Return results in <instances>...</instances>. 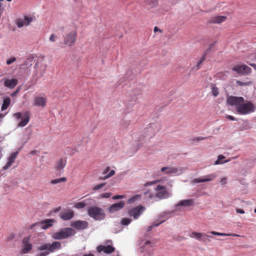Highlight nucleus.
I'll use <instances>...</instances> for the list:
<instances>
[{
    "instance_id": "1",
    "label": "nucleus",
    "mask_w": 256,
    "mask_h": 256,
    "mask_svg": "<svg viewBox=\"0 0 256 256\" xmlns=\"http://www.w3.org/2000/svg\"><path fill=\"white\" fill-rule=\"evenodd\" d=\"M256 110V105L250 102H242V104L236 108V112L242 115H246L254 112Z\"/></svg>"
},
{
    "instance_id": "2",
    "label": "nucleus",
    "mask_w": 256,
    "mask_h": 256,
    "mask_svg": "<svg viewBox=\"0 0 256 256\" xmlns=\"http://www.w3.org/2000/svg\"><path fill=\"white\" fill-rule=\"evenodd\" d=\"M74 234L75 231L72 228H64L54 233L52 235V238L54 240H58L64 239Z\"/></svg>"
},
{
    "instance_id": "3",
    "label": "nucleus",
    "mask_w": 256,
    "mask_h": 256,
    "mask_svg": "<svg viewBox=\"0 0 256 256\" xmlns=\"http://www.w3.org/2000/svg\"><path fill=\"white\" fill-rule=\"evenodd\" d=\"M89 216L96 220H101L104 218L105 214L103 209L98 206H94L88 209Z\"/></svg>"
},
{
    "instance_id": "4",
    "label": "nucleus",
    "mask_w": 256,
    "mask_h": 256,
    "mask_svg": "<svg viewBox=\"0 0 256 256\" xmlns=\"http://www.w3.org/2000/svg\"><path fill=\"white\" fill-rule=\"evenodd\" d=\"M194 203V200L192 199H188L180 201L176 206L175 209L174 210L172 211H168L162 212L158 216V219L161 218H162L166 214H171L174 213L175 211L180 210V206H190L192 205Z\"/></svg>"
},
{
    "instance_id": "5",
    "label": "nucleus",
    "mask_w": 256,
    "mask_h": 256,
    "mask_svg": "<svg viewBox=\"0 0 256 256\" xmlns=\"http://www.w3.org/2000/svg\"><path fill=\"white\" fill-rule=\"evenodd\" d=\"M155 190L156 192L155 196L160 200L167 198L172 195V192L168 190L165 186L160 185L157 186Z\"/></svg>"
},
{
    "instance_id": "6",
    "label": "nucleus",
    "mask_w": 256,
    "mask_h": 256,
    "mask_svg": "<svg viewBox=\"0 0 256 256\" xmlns=\"http://www.w3.org/2000/svg\"><path fill=\"white\" fill-rule=\"evenodd\" d=\"M35 17L30 14L24 15L23 17L18 18L16 21V24L18 28L29 26L34 21Z\"/></svg>"
},
{
    "instance_id": "7",
    "label": "nucleus",
    "mask_w": 256,
    "mask_h": 256,
    "mask_svg": "<svg viewBox=\"0 0 256 256\" xmlns=\"http://www.w3.org/2000/svg\"><path fill=\"white\" fill-rule=\"evenodd\" d=\"M186 170L185 168L181 167H163L161 168L160 170L166 174H174L179 175L182 174Z\"/></svg>"
},
{
    "instance_id": "8",
    "label": "nucleus",
    "mask_w": 256,
    "mask_h": 256,
    "mask_svg": "<svg viewBox=\"0 0 256 256\" xmlns=\"http://www.w3.org/2000/svg\"><path fill=\"white\" fill-rule=\"evenodd\" d=\"M77 33L75 30H72L66 35L64 38V44L68 46L74 44L76 41Z\"/></svg>"
},
{
    "instance_id": "9",
    "label": "nucleus",
    "mask_w": 256,
    "mask_h": 256,
    "mask_svg": "<svg viewBox=\"0 0 256 256\" xmlns=\"http://www.w3.org/2000/svg\"><path fill=\"white\" fill-rule=\"evenodd\" d=\"M55 222L54 219H46L41 222L35 223L32 224L30 226V228H33L35 226H38L40 228L43 230H46L52 226L54 222Z\"/></svg>"
},
{
    "instance_id": "10",
    "label": "nucleus",
    "mask_w": 256,
    "mask_h": 256,
    "mask_svg": "<svg viewBox=\"0 0 256 256\" xmlns=\"http://www.w3.org/2000/svg\"><path fill=\"white\" fill-rule=\"evenodd\" d=\"M146 208L144 206H138L130 210L128 212V214L130 216H132L134 219L136 220L144 212Z\"/></svg>"
},
{
    "instance_id": "11",
    "label": "nucleus",
    "mask_w": 256,
    "mask_h": 256,
    "mask_svg": "<svg viewBox=\"0 0 256 256\" xmlns=\"http://www.w3.org/2000/svg\"><path fill=\"white\" fill-rule=\"evenodd\" d=\"M216 177V174L212 173L206 176H204L200 178H195L192 180V182L194 184H197L200 182H212L214 180Z\"/></svg>"
},
{
    "instance_id": "12",
    "label": "nucleus",
    "mask_w": 256,
    "mask_h": 256,
    "mask_svg": "<svg viewBox=\"0 0 256 256\" xmlns=\"http://www.w3.org/2000/svg\"><path fill=\"white\" fill-rule=\"evenodd\" d=\"M227 103L230 106H235L238 108L242 102H244V98L243 97H238L230 96L226 98Z\"/></svg>"
},
{
    "instance_id": "13",
    "label": "nucleus",
    "mask_w": 256,
    "mask_h": 256,
    "mask_svg": "<svg viewBox=\"0 0 256 256\" xmlns=\"http://www.w3.org/2000/svg\"><path fill=\"white\" fill-rule=\"evenodd\" d=\"M232 70L240 74H248L251 72V68L246 65H240L232 68Z\"/></svg>"
},
{
    "instance_id": "14",
    "label": "nucleus",
    "mask_w": 256,
    "mask_h": 256,
    "mask_svg": "<svg viewBox=\"0 0 256 256\" xmlns=\"http://www.w3.org/2000/svg\"><path fill=\"white\" fill-rule=\"evenodd\" d=\"M2 81L3 82L4 86L10 89L14 88L18 83V80L16 78L8 79L7 78H4Z\"/></svg>"
},
{
    "instance_id": "15",
    "label": "nucleus",
    "mask_w": 256,
    "mask_h": 256,
    "mask_svg": "<svg viewBox=\"0 0 256 256\" xmlns=\"http://www.w3.org/2000/svg\"><path fill=\"white\" fill-rule=\"evenodd\" d=\"M18 153V151L10 154V156L8 158V162L2 168L3 170H6L12 166L17 157Z\"/></svg>"
},
{
    "instance_id": "16",
    "label": "nucleus",
    "mask_w": 256,
    "mask_h": 256,
    "mask_svg": "<svg viewBox=\"0 0 256 256\" xmlns=\"http://www.w3.org/2000/svg\"><path fill=\"white\" fill-rule=\"evenodd\" d=\"M46 98L37 96L34 99V105L38 107L44 108L46 106Z\"/></svg>"
},
{
    "instance_id": "17",
    "label": "nucleus",
    "mask_w": 256,
    "mask_h": 256,
    "mask_svg": "<svg viewBox=\"0 0 256 256\" xmlns=\"http://www.w3.org/2000/svg\"><path fill=\"white\" fill-rule=\"evenodd\" d=\"M125 205L124 201H120L119 202L112 204L108 208V211L111 213H114L122 209Z\"/></svg>"
},
{
    "instance_id": "18",
    "label": "nucleus",
    "mask_w": 256,
    "mask_h": 256,
    "mask_svg": "<svg viewBox=\"0 0 256 256\" xmlns=\"http://www.w3.org/2000/svg\"><path fill=\"white\" fill-rule=\"evenodd\" d=\"M96 249L98 252H103L106 254H111L114 250V247L110 244H108V246L100 245L97 247Z\"/></svg>"
},
{
    "instance_id": "19",
    "label": "nucleus",
    "mask_w": 256,
    "mask_h": 256,
    "mask_svg": "<svg viewBox=\"0 0 256 256\" xmlns=\"http://www.w3.org/2000/svg\"><path fill=\"white\" fill-rule=\"evenodd\" d=\"M189 236L192 238H194L195 239L202 242L203 238L207 237V238H212V236L206 234L204 233H200L197 232H192Z\"/></svg>"
},
{
    "instance_id": "20",
    "label": "nucleus",
    "mask_w": 256,
    "mask_h": 256,
    "mask_svg": "<svg viewBox=\"0 0 256 256\" xmlns=\"http://www.w3.org/2000/svg\"><path fill=\"white\" fill-rule=\"evenodd\" d=\"M71 226L78 230H84L87 228L88 222L85 221L78 220L73 222L71 224Z\"/></svg>"
},
{
    "instance_id": "21",
    "label": "nucleus",
    "mask_w": 256,
    "mask_h": 256,
    "mask_svg": "<svg viewBox=\"0 0 256 256\" xmlns=\"http://www.w3.org/2000/svg\"><path fill=\"white\" fill-rule=\"evenodd\" d=\"M74 212L68 210L60 214V217L64 220H70L74 217Z\"/></svg>"
},
{
    "instance_id": "22",
    "label": "nucleus",
    "mask_w": 256,
    "mask_h": 256,
    "mask_svg": "<svg viewBox=\"0 0 256 256\" xmlns=\"http://www.w3.org/2000/svg\"><path fill=\"white\" fill-rule=\"evenodd\" d=\"M28 241L29 238L28 237L24 238L22 240V242L24 244L22 252L24 254L28 252L30 250H31L32 248V245L28 243Z\"/></svg>"
},
{
    "instance_id": "23",
    "label": "nucleus",
    "mask_w": 256,
    "mask_h": 256,
    "mask_svg": "<svg viewBox=\"0 0 256 256\" xmlns=\"http://www.w3.org/2000/svg\"><path fill=\"white\" fill-rule=\"evenodd\" d=\"M30 120V115L28 112H25L22 118V120L19 122L18 125V127H23L26 125Z\"/></svg>"
},
{
    "instance_id": "24",
    "label": "nucleus",
    "mask_w": 256,
    "mask_h": 256,
    "mask_svg": "<svg viewBox=\"0 0 256 256\" xmlns=\"http://www.w3.org/2000/svg\"><path fill=\"white\" fill-rule=\"evenodd\" d=\"M49 252H54L56 250H59L61 248V244L58 242H54L51 244H48Z\"/></svg>"
},
{
    "instance_id": "25",
    "label": "nucleus",
    "mask_w": 256,
    "mask_h": 256,
    "mask_svg": "<svg viewBox=\"0 0 256 256\" xmlns=\"http://www.w3.org/2000/svg\"><path fill=\"white\" fill-rule=\"evenodd\" d=\"M226 20V16H218L212 17L211 18L210 22L214 24H220Z\"/></svg>"
},
{
    "instance_id": "26",
    "label": "nucleus",
    "mask_w": 256,
    "mask_h": 256,
    "mask_svg": "<svg viewBox=\"0 0 256 256\" xmlns=\"http://www.w3.org/2000/svg\"><path fill=\"white\" fill-rule=\"evenodd\" d=\"M66 160L65 158H62L60 160L56 163V168L57 171H60L66 166Z\"/></svg>"
},
{
    "instance_id": "27",
    "label": "nucleus",
    "mask_w": 256,
    "mask_h": 256,
    "mask_svg": "<svg viewBox=\"0 0 256 256\" xmlns=\"http://www.w3.org/2000/svg\"><path fill=\"white\" fill-rule=\"evenodd\" d=\"M213 44H211L210 46V47L208 48L206 52H204V55L202 56V58H200L199 62H198L197 66H196V70H198L200 68V65L202 64V63L206 59V55L208 52H209L210 51V49H211V48Z\"/></svg>"
},
{
    "instance_id": "28",
    "label": "nucleus",
    "mask_w": 256,
    "mask_h": 256,
    "mask_svg": "<svg viewBox=\"0 0 256 256\" xmlns=\"http://www.w3.org/2000/svg\"><path fill=\"white\" fill-rule=\"evenodd\" d=\"M210 234L218 236H240V235L236 234H225L218 232L215 231H212L210 232Z\"/></svg>"
},
{
    "instance_id": "29",
    "label": "nucleus",
    "mask_w": 256,
    "mask_h": 256,
    "mask_svg": "<svg viewBox=\"0 0 256 256\" xmlns=\"http://www.w3.org/2000/svg\"><path fill=\"white\" fill-rule=\"evenodd\" d=\"M110 170V168L109 167H108L106 168V169L104 170V174L105 176L103 177V179L104 180H106L109 178H110V176H112L114 174H115V172L114 170H111L110 171V172L108 174L107 173L108 172V171Z\"/></svg>"
},
{
    "instance_id": "30",
    "label": "nucleus",
    "mask_w": 256,
    "mask_h": 256,
    "mask_svg": "<svg viewBox=\"0 0 256 256\" xmlns=\"http://www.w3.org/2000/svg\"><path fill=\"white\" fill-rule=\"evenodd\" d=\"M10 98H6L5 99H4L3 101V104L1 108L2 110H6L10 105Z\"/></svg>"
},
{
    "instance_id": "31",
    "label": "nucleus",
    "mask_w": 256,
    "mask_h": 256,
    "mask_svg": "<svg viewBox=\"0 0 256 256\" xmlns=\"http://www.w3.org/2000/svg\"><path fill=\"white\" fill-rule=\"evenodd\" d=\"M140 197H141V196L140 194H136L134 196L130 198L128 200V202L129 204H132L133 202H136V201L138 200H139L140 198Z\"/></svg>"
},
{
    "instance_id": "32",
    "label": "nucleus",
    "mask_w": 256,
    "mask_h": 256,
    "mask_svg": "<svg viewBox=\"0 0 256 256\" xmlns=\"http://www.w3.org/2000/svg\"><path fill=\"white\" fill-rule=\"evenodd\" d=\"M66 178H64V177H63V178H57V179H54V180H53L51 181V184H58V183H60V182H64L66 181Z\"/></svg>"
},
{
    "instance_id": "33",
    "label": "nucleus",
    "mask_w": 256,
    "mask_h": 256,
    "mask_svg": "<svg viewBox=\"0 0 256 256\" xmlns=\"http://www.w3.org/2000/svg\"><path fill=\"white\" fill-rule=\"evenodd\" d=\"M86 206V204L85 202H78L74 204V207L78 209H81L84 208Z\"/></svg>"
},
{
    "instance_id": "34",
    "label": "nucleus",
    "mask_w": 256,
    "mask_h": 256,
    "mask_svg": "<svg viewBox=\"0 0 256 256\" xmlns=\"http://www.w3.org/2000/svg\"><path fill=\"white\" fill-rule=\"evenodd\" d=\"M146 2L151 7H154L158 4V0H146Z\"/></svg>"
},
{
    "instance_id": "35",
    "label": "nucleus",
    "mask_w": 256,
    "mask_h": 256,
    "mask_svg": "<svg viewBox=\"0 0 256 256\" xmlns=\"http://www.w3.org/2000/svg\"><path fill=\"white\" fill-rule=\"evenodd\" d=\"M165 220H162L161 222H158V224H152L151 226H150L147 228L146 231L147 232L150 231L154 227L158 226L160 224L164 222Z\"/></svg>"
},
{
    "instance_id": "36",
    "label": "nucleus",
    "mask_w": 256,
    "mask_h": 256,
    "mask_svg": "<svg viewBox=\"0 0 256 256\" xmlns=\"http://www.w3.org/2000/svg\"><path fill=\"white\" fill-rule=\"evenodd\" d=\"M224 156L223 155H220L218 156V160L214 162V164H224V162H222V160L224 158Z\"/></svg>"
},
{
    "instance_id": "37",
    "label": "nucleus",
    "mask_w": 256,
    "mask_h": 256,
    "mask_svg": "<svg viewBox=\"0 0 256 256\" xmlns=\"http://www.w3.org/2000/svg\"><path fill=\"white\" fill-rule=\"evenodd\" d=\"M211 92L214 97L218 96V94H219L218 88L214 86H212V88Z\"/></svg>"
},
{
    "instance_id": "38",
    "label": "nucleus",
    "mask_w": 256,
    "mask_h": 256,
    "mask_svg": "<svg viewBox=\"0 0 256 256\" xmlns=\"http://www.w3.org/2000/svg\"><path fill=\"white\" fill-rule=\"evenodd\" d=\"M131 222V220L128 218H124L122 220L121 224L124 226H128Z\"/></svg>"
},
{
    "instance_id": "39",
    "label": "nucleus",
    "mask_w": 256,
    "mask_h": 256,
    "mask_svg": "<svg viewBox=\"0 0 256 256\" xmlns=\"http://www.w3.org/2000/svg\"><path fill=\"white\" fill-rule=\"evenodd\" d=\"M38 250L40 251L44 250H48V244H42L38 248Z\"/></svg>"
},
{
    "instance_id": "40",
    "label": "nucleus",
    "mask_w": 256,
    "mask_h": 256,
    "mask_svg": "<svg viewBox=\"0 0 256 256\" xmlns=\"http://www.w3.org/2000/svg\"><path fill=\"white\" fill-rule=\"evenodd\" d=\"M32 60L28 59L26 60L22 65L23 66H26V67L30 66L32 65Z\"/></svg>"
},
{
    "instance_id": "41",
    "label": "nucleus",
    "mask_w": 256,
    "mask_h": 256,
    "mask_svg": "<svg viewBox=\"0 0 256 256\" xmlns=\"http://www.w3.org/2000/svg\"><path fill=\"white\" fill-rule=\"evenodd\" d=\"M146 132H151L150 134H146V137H148V138H151L154 134V132H152V128H148L146 130Z\"/></svg>"
},
{
    "instance_id": "42",
    "label": "nucleus",
    "mask_w": 256,
    "mask_h": 256,
    "mask_svg": "<svg viewBox=\"0 0 256 256\" xmlns=\"http://www.w3.org/2000/svg\"><path fill=\"white\" fill-rule=\"evenodd\" d=\"M57 38V36L55 34H52L49 38V40L52 42H54Z\"/></svg>"
},
{
    "instance_id": "43",
    "label": "nucleus",
    "mask_w": 256,
    "mask_h": 256,
    "mask_svg": "<svg viewBox=\"0 0 256 256\" xmlns=\"http://www.w3.org/2000/svg\"><path fill=\"white\" fill-rule=\"evenodd\" d=\"M104 185H105V183H102V184H98V185L95 186L93 190H97L102 188Z\"/></svg>"
},
{
    "instance_id": "44",
    "label": "nucleus",
    "mask_w": 256,
    "mask_h": 256,
    "mask_svg": "<svg viewBox=\"0 0 256 256\" xmlns=\"http://www.w3.org/2000/svg\"><path fill=\"white\" fill-rule=\"evenodd\" d=\"M16 58H14V57L11 58H10L8 60H6V64L8 65H10L11 64H12V62H14V61H16Z\"/></svg>"
},
{
    "instance_id": "45",
    "label": "nucleus",
    "mask_w": 256,
    "mask_h": 256,
    "mask_svg": "<svg viewBox=\"0 0 256 256\" xmlns=\"http://www.w3.org/2000/svg\"><path fill=\"white\" fill-rule=\"evenodd\" d=\"M112 194L110 192H106L101 194L100 196L102 198H108Z\"/></svg>"
},
{
    "instance_id": "46",
    "label": "nucleus",
    "mask_w": 256,
    "mask_h": 256,
    "mask_svg": "<svg viewBox=\"0 0 256 256\" xmlns=\"http://www.w3.org/2000/svg\"><path fill=\"white\" fill-rule=\"evenodd\" d=\"M220 182L222 185L226 184L227 178L226 177L222 178L220 180Z\"/></svg>"
},
{
    "instance_id": "47",
    "label": "nucleus",
    "mask_w": 256,
    "mask_h": 256,
    "mask_svg": "<svg viewBox=\"0 0 256 256\" xmlns=\"http://www.w3.org/2000/svg\"><path fill=\"white\" fill-rule=\"evenodd\" d=\"M14 116L18 120L22 118V114L20 112H16L14 114Z\"/></svg>"
},
{
    "instance_id": "48",
    "label": "nucleus",
    "mask_w": 256,
    "mask_h": 256,
    "mask_svg": "<svg viewBox=\"0 0 256 256\" xmlns=\"http://www.w3.org/2000/svg\"><path fill=\"white\" fill-rule=\"evenodd\" d=\"M124 198V195H116L112 197V199L114 200H118Z\"/></svg>"
},
{
    "instance_id": "49",
    "label": "nucleus",
    "mask_w": 256,
    "mask_h": 256,
    "mask_svg": "<svg viewBox=\"0 0 256 256\" xmlns=\"http://www.w3.org/2000/svg\"><path fill=\"white\" fill-rule=\"evenodd\" d=\"M236 84L238 86H244L250 84V82H244L239 80L236 81Z\"/></svg>"
},
{
    "instance_id": "50",
    "label": "nucleus",
    "mask_w": 256,
    "mask_h": 256,
    "mask_svg": "<svg viewBox=\"0 0 256 256\" xmlns=\"http://www.w3.org/2000/svg\"><path fill=\"white\" fill-rule=\"evenodd\" d=\"M210 238L204 237L203 238L202 242L205 244H208L210 242V240L209 238Z\"/></svg>"
},
{
    "instance_id": "51",
    "label": "nucleus",
    "mask_w": 256,
    "mask_h": 256,
    "mask_svg": "<svg viewBox=\"0 0 256 256\" xmlns=\"http://www.w3.org/2000/svg\"><path fill=\"white\" fill-rule=\"evenodd\" d=\"M226 118L230 120H236V118L232 116L226 115Z\"/></svg>"
},
{
    "instance_id": "52",
    "label": "nucleus",
    "mask_w": 256,
    "mask_h": 256,
    "mask_svg": "<svg viewBox=\"0 0 256 256\" xmlns=\"http://www.w3.org/2000/svg\"><path fill=\"white\" fill-rule=\"evenodd\" d=\"M49 252L48 251H46V252H42V253H40L38 256H48V254H49Z\"/></svg>"
},
{
    "instance_id": "53",
    "label": "nucleus",
    "mask_w": 256,
    "mask_h": 256,
    "mask_svg": "<svg viewBox=\"0 0 256 256\" xmlns=\"http://www.w3.org/2000/svg\"><path fill=\"white\" fill-rule=\"evenodd\" d=\"M20 88H18L15 92H13L11 96H16V94H18V92H20Z\"/></svg>"
},
{
    "instance_id": "54",
    "label": "nucleus",
    "mask_w": 256,
    "mask_h": 256,
    "mask_svg": "<svg viewBox=\"0 0 256 256\" xmlns=\"http://www.w3.org/2000/svg\"><path fill=\"white\" fill-rule=\"evenodd\" d=\"M236 212L237 213L244 214V211L242 209H240L238 208H236Z\"/></svg>"
},
{
    "instance_id": "55",
    "label": "nucleus",
    "mask_w": 256,
    "mask_h": 256,
    "mask_svg": "<svg viewBox=\"0 0 256 256\" xmlns=\"http://www.w3.org/2000/svg\"><path fill=\"white\" fill-rule=\"evenodd\" d=\"M156 183V181H153V182H148L144 184V186H150V185H152Z\"/></svg>"
},
{
    "instance_id": "56",
    "label": "nucleus",
    "mask_w": 256,
    "mask_h": 256,
    "mask_svg": "<svg viewBox=\"0 0 256 256\" xmlns=\"http://www.w3.org/2000/svg\"><path fill=\"white\" fill-rule=\"evenodd\" d=\"M61 209V207L60 206H58L56 208H55L54 209H53L52 210V212L54 213H56V212H59Z\"/></svg>"
},
{
    "instance_id": "57",
    "label": "nucleus",
    "mask_w": 256,
    "mask_h": 256,
    "mask_svg": "<svg viewBox=\"0 0 256 256\" xmlns=\"http://www.w3.org/2000/svg\"><path fill=\"white\" fill-rule=\"evenodd\" d=\"M206 138V137L200 136V137H198L196 138V140H197V141H200V140H205Z\"/></svg>"
},
{
    "instance_id": "58",
    "label": "nucleus",
    "mask_w": 256,
    "mask_h": 256,
    "mask_svg": "<svg viewBox=\"0 0 256 256\" xmlns=\"http://www.w3.org/2000/svg\"><path fill=\"white\" fill-rule=\"evenodd\" d=\"M154 32H162V30H160L158 28L156 27V26H155L154 28Z\"/></svg>"
},
{
    "instance_id": "59",
    "label": "nucleus",
    "mask_w": 256,
    "mask_h": 256,
    "mask_svg": "<svg viewBox=\"0 0 256 256\" xmlns=\"http://www.w3.org/2000/svg\"><path fill=\"white\" fill-rule=\"evenodd\" d=\"M151 244V242H150V241H149V240L146 241V243H145V245H144V246H146V245H148V244Z\"/></svg>"
},
{
    "instance_id": "60",
    "label": "nucleus",
    "mask_w": 256,
    "mask_h": 256,
    "mask_svg": "<svg viewBox=\"0 0 256 256\" xmlns=\"http://www.w3.org/2000/svg\"><path fill=\"white\" fill-rule=\"evenodd\" d=\"M162 220L159 221L158 220H156V221H154L152 224H158V222H161Z\"/></svg>"
},
{
    "instance_id": "61",
    "label": "nucleus",
    "mask_w": 256,
    "mask_h": 256,
    "mask_svg": "<svg viewBox=\"0 0 256 256\" xmlns=\"http://www.w3.org/2000/svg\"><path fill=\"white\" fill-rule=\"evenodd\" d=\"M250 65L252 66L254 68L256 69V64H251Z\"/></svg>"
},
{
    "instance_id": "62",
    "label": "nucleus",
    "mask_w": 256,
    "mask_h": 256,
    "mask_svg": "<svg viewBox=\"0 0 256 256\" xmlns=\"http://www.w3.org/2000/svg\"><path fill=\"white\" fill-rule=\"evenodd\" d=\"M83 256H94L92 254H84Z\"/></svg>"
},
{
    "instance_id": "63",
    "label": "nucleus",
    "mask_w": 256,
    "mask_h": 256,
    "mask_svg": "<svg viewBox=\"0 0 256 256\" xmlns=\"http://www.w3.org/2000/svg\"><path fill=\"white\" fill-rule=\"evenodd\" d=\"M2 151V148H0V154H1ZM1 157H2V154H0V158H1Z\"/></svg>"
},
{
    "instance_id": "64",
    "label": "nucleus",
    "mask_w": 256,
    "mask_h": 256,
    "mask_svg": "<svg viewBox=\"0 0 256 256\" xmlns=\"http://www.w3.org/2000/svg\"><path fill=\"white\" fill-rule=\"evenodd\" d=\"M230 161V160H226L224 161V164Z\"/></svg>"
}]
</instances>
